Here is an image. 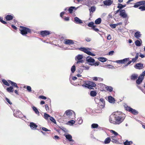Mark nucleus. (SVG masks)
Segmentation results:
<instances>
[{
    "label": "nucleus",
    "instance_id": "f257e3e1",
    "mask_svg": "<svg viewBox=\"0 0 145 145\" xmlns=\"http://www.w3.org/2000/svg\"><path fill=\"white\" fill-rule=\"evenodd\" d=\"M124 115L121 112L112 114L110 116L109 121L115 125H119L124 120L125 117Z\"/></svg>",
    "mask_w": 145,
    "mask_h": 145
},
{
    "label": "nucleus",
    "instance_id": "f03ea898",
    "mask_svg": "<svg viewBox=\"0 0 145 145\" xmlns=\"http://www.w3.org/2000/svg\"><path fill=\"white\" fill-rule=\"evenodd\" d=\"M84 84L82 85L83 87L87 88L89 89H93L92 88L95 87L96 84L93 82L90 81H84Z\"/></svg>",
    "mask_w": 145,
    "mask_h": 145
},
{
    "label": "nucleus",
    "instance_id": "7ed1b4c3",
    "mask_svg": "<svg viewBox=\"0 0 145 145\" xmlns=\"http://www.w3.org/2000/svg\"><path fill=\"white\" fill-rule=\"evenodd\" d=\"M79 50L82 51L89 56H95V54L91 52L90 51L91 50V48H89L81 47Z\"/></svg>",
    "mask_w": 145,
    "mask_h": 145
},
{
    "label": "nucleus",
    "instance_id": "20e7f679",
    "mask_svg": "<svg viewBox=\"0 0 145 145\" xmlns=\"http://www.w3.org/2000/svg\"><path fill=\"white\" fill-rule=\"evenodd\" d=\"M20 27L21 29H20L19 30L22 35H26L28 33H31V30L29 28L22 26H20Z\"/></svg>",
    "mask_w": 145,
    "mask_h": 145
},
{
    "label": "nucleus",
    "instance_id": "39448f33",
    "mask_svg": "<svg viewBox=\"0 0 145 145\" xmlns=\"http://www.w3.org/2000/svg\"><path fill=\"white\" fill-rule=\"evenodd\" d=\"M124 107L126 110L131 112L134 115H137L138 113V111L129 106H128L127 105L124 106Z\"/></svg>",
    "mask_w": 145,
    "mask_h": 145
},
{
    "label": "nucleus",
    "instance_id": "423d86ee",
    "mask_svg": "<svg viewBox=\"0 0 145 145\" xmlns=\"http://www.w3.org/2000/svg\"><path fill=\"white\" fill-rule=\"evenodd\" d=\"M14 116L17 118H18L23 119V118H25V116H23L22 113L19 110H17L15 112H14Z\"/></svg>",
    "mask_w": 145,
    "mask_h": 145
},
{
    "label": "nucleus",
    "instance_id": "0eeeda50",
    "mask_svg": "<svg viewBox=\"0 0 145 145\" xmlns=\"http://www.w3.org/2000/svg\"><path fill=\"white\" fill-rule=\"evenodd\" d=\"M83 58V56L82 55L80 54H78L76 56L75 58V60L77 61L76 64H78L79 63H83L84 62V60H82Z\"/></svg>",
    "mask_w": 145,
    "mask_h": 145
},
{
    "label": "nucleus",
    "instance_id": "6e6552de",
    "mask_svg": "<svg viewBox=\"0 0 145 145\" xmlns=\"http://www.w3.org/2000/svg\"><path fill=\"white\" fill-rule=\"evenodd\" d=\"M134 67L135 69L138 70L142 69L144 68L143 64L141 63H136Z\"/></svg>",
    "mask_w": 145,
    "mask_h": 145
},
{
    "label": "nucleus",
    "instance_id": "1a4fd4ad",
    "mask_svg": "<svg viewBox=\"0 0 145 145\" xmlns=\"http://www.w3.org/2000/svg\"><path fill=\"white\" fill-rule=\"evenodd\" d=\"M74 41H75L69 39H65L64 40V43L67 45H73L74 44Z\"/></svg>",
    "mask_w": 145,
    "mask_h": 145
},
{
    "label": "nucleus",
    "instance_id": "9d476101",
    "mask_svg": "<svg viewBox=\"0 0 145 145\" xmlns=\"http://www.w3.org/2000/svg\"><path fill=\"white\" fill-rule=\"evenodd\" d=\"M119 15L121 17L123 18H126L127 17V14L126 13L124 9L121 10Z\"/></svg>",
    "mask_w": 145,
    "mask_h": 145
},
{
    "label": "nucleus",
    "instance_id": "9b49d317",
    "mask_svg": "<svg viewBox=\"0 0 145 145\" xmlns=\"http://www.w3.org/2000/svg\"><path fill=\"white\" fill-rule=\"evenodd\" d=\"M50 34L49 31L47 30L41 31H40V34L42 37H44Z\"/></svg>",
    "mask_w": 145,
    "mask_h": 145
},
{
    "label": "nucleus",
    "instance_id": "f8f14e48",
    "mask_svg": "<svg viewBox=\"0 0 145 145\" xmlns=\"http://www.w3.org/2000/svg\"><path fill=\"white\" fill-rule=\"evenodd\" d=\"M86 61L89 63L93 64L95 62V59L90 56H88L86 58Z\"/></svg>",
    "mask_w": 145,
    "mask_h": 145
},
{
    "label": "nucleus",
    "instance_id": "ddd939ff",
    "mask_svg": "<svg viewBox=\"0 0 145 145\" xmlns=\"http://www.w3.org/2000/svg\"><path fill=\"white\" fill-rule=\"evenodd\" d=\"M129 58H124L123 59L116 60L115 62L117 63L124 64L126 62L129 61Z\"/></svg>",
    "mask_w": 145,
    "mask_h": 145
},
{
    "label": "nucleus",
    "instance_id": "4468645a",
    "mask_svg": "<svg viewBox=\"0 0 145 145\" xmlns=\"http://www.w3.org/2000/svg\"><path fill=\"white\" fill-rule=\"evenodd\" d=\"M113 1L111 0H106L103 2L104 5L106 6H110L113 3Z\"/></svg>",
    "mask_w": 145,
    "mask_h": 145
},
{
    "label": "nucleus",
    "instance_id": "2eb2a0df",
    "mask_svg": "<svg viewBox=\"0 0 145 145\" xmlns=\"http://www.w3.org/2000/svg\"><path fill=\"white\" fill-rule=\"evenodd\" d=\"M144 78L141 76L140 75L138 78V79L136 80V83L138 85L140 84L141 83L143 80Z\"/></svg>",
    "mask_w": 145,
    "mask_h": 145
},
{
    "label": "nucleus",
    "instance_id": "dca6fc26",
    "mask_svg": "<svg viewBox=\"0 0 145 145\" xmlns=\"http://www.w3.org/2000/svg\"><path fill=\"white\" fill-rule=\"evenodd\" d=\"M74 22L75 23L79 24H82L83 23L82 20L80 19L78 17H75L74 18Z\"/></svg>",
    "mask_w": 145,
    "mask_h": 145
},
{
    "label": "nucleus",
    "instance_id": "f3484780",
    "mask_svg": "<svg viewBox=\"0 0 145 145\" xmlns=\"http://www.w3.org/2000/svg\"><path fill=\"white\" fill-rule=\"evenodd\" d=\"M95 10L96 7L95 6H93L91 7L89 9L90 16H92L91 14L95 11Z\"/></svg>",
    "mask_w": 145,
    "mask_h": 145
},
{
    "label": "nucleus",
    "instance_id": "a211bd4d",
    "mask_svg": "<svg viewBox=\"0 0 145 145\" xmlns=\"http://www.w3.org/2000/svg\"><path fill=\"white\" fill-rule=\"evenodd\" d=\"M108 101L109 103H115V99L114 98L111 96L108 97Z\"/></svg>",
    "mask_w": 145,
    "mask_h": 145
},
{
    "label": "nucleus",
    "instance_id": "6ab92c4d",
    "mask_svg": "<svg viewBox=\"0 0 145 145\" xmlns=\"http://www.w3.org/2000/svg\"><path fill=\"white\" fill-rule=\"evenodd\" d=\"M111 141L114 143H116L117 144H118L119 142L117 139L116 137L115 136L112 137H111Z\"/></svg>",
    "mask_w": 145,
    "mask_h": 145
},
{
    "label": "nucleus",
    "instance_id": "aec40b11",
    "mask_svg": "<svg viewBox=\"0 0 145 145\" xmlns=\"http://www.w3.org/2000/svg\"><path fill=\"white\" fill-rule=\"evenodd\" d=\"M72 112H74L72 110H66L65 112V114L68 117L71 116L72 114Z\"/></svg>",
    "mask_w": 145,
    "mask_h": 145
},
{
    "label": "nucleus",
    "instance_id": "412c9836",
    "mask_svg": "<svg viewBox=\"0 0 145 145\" xmlns=\"http://www.w3.org/2000/svg\"><path fill=\"white\" fill-rule=\"evenodd\" d=\"M139 54L138 53H136V56L135 58H133L132 59L131 61H132V62H133L134 63L136 62L137 60L138 59V57Z\"/></svg>",
    "mask_w": 145,
    "mask_h": 145
},
{
    "label": "nucleus",
    "instance_id": "4be33fe9",
    "mask_svg": "<svg viewBox=\"0 0 145 145\" xmlns=\"http://www.w3.org/2000/svg\"><path fill=\"white\" fill-rule=\"evenodd\" d=\"M138 77V75L136 74H133L131 76L130 78L132 80H135Z\"/></svg>",
    "mask_w": 145,
    "mask_h": 145
},
{
    "label": "nucleus",
    "instance_id": "5701e85b",
    "mask_svg": "<svg viewBox=\"0 0 145 145\" xmlns=\"http://www.w3.org/2000/svg\"><path fill=\"white\" fill-rule=\"evenodd\" d=\"M65 137L66 139L70 141H73L72 139V137L70 134H67L65 135Z\"/></svg>",
    "mask_w": 145,
    "mask_h": 145
},
{
    "label": "nucleus",
    "instance_id": "b1692460",
    "mask_svg": "<svg viewBox=\"0 0 145 145\" xmlns=\"http://www.w3.org/2000/svg\"><path fill=\"white\" fill-rule=\"evenodd\" d=\"M134 35L135 38L138 39L139 38L141 37V34L140 32L137 31L135 33Z\"/></svg>",
    "mask_w": 145,
    "mask_h": 145
},
{
    "label": "nucleus",
    "instance_id": "393cba45",
    "mask_svg": "<svg viewBox=\"0 0 145 145\" xmlns=\"http://www.w3.org/2000/svg\"><path fill=\"white\" fill-rule=\"evenodd\" d=\"M74 9L76 10L77 8L75 7L71 6L69 8L68 11L70 13H72Z\"/></svg>",
    "mask_w": 145,
    "mask_h": 145
},
{
    "label": "nucleus",
    "instance_id": "a878e982",
    "mask_svg": "<svg viewBox=\"0 0 145 145\" xmlns=\"http://www.w3.org/2000/svg\"><path fill=\"white\" fill-rule=\"evenodd\" d=\"M29 125L32 129H33L34 128H36L37 127V125L33 122H31Z\"/></svg>",
    "mask_w": 145,
    "mask_h": 145
},
{
    "label": "nucleus",
    "instance_id": "bb28decb",
    "mask_svg": "<svg viewBox=\"0 0 145 145\" xmlns=\"http://www.w3.org/2000/svg\"><path fill=\"white\" fill-rule=\"evenodd\" d=\"M8 81L11 84L12 87H15L17 88H19V87L17 86V84L16 83L10 80H8Z\"/></svg>",
    "mask_w": 145,
    "mask_h": 145
},
{
    "label": "nucleus",
    "instance_id": "cd10ccee",
    "mask_svg": "<svg viewBox=\"0 0 145 145\" xmlns=\"http://www.w3.org/2000/svg\"><path fill=\"white\" fill-rule=\"evenodd\" d=\"M126 6V5L124 4V5H122L121 4L119 3L118 4V6L117 8L119 9H120V10L123 8L125 7Z\"/></svg>",
    "mask_w": 145,
    "mask_h": 145
},
{
    "label": "nucleus",
    "instance_id": "c85d7f7f",
    "mask_svg": "<svg viewBox=\"0 0 145 145\" xmlns=\"http://www.w3.org/2000/svg\"><path fill=\"white\" fill-rule=\"evenodd\" d=\"M98 59L101 62H104L106 61L107 60V59L104 57H99Z\"/></svg>",
    "mask_w": 145,
    "mask_h": 145
},
{
    "label": "nucleus",
    "instance_id": "c756f323",
    "mask_svg": "<svg viewBox=\"0 0 145 145\" xmlns=\"http://www.w3.org/2000/svg\"><path fill=\"white\" fill-rule=\"evenodd\" d=\"M5 18L7 20L10 21L12 19L13 17L12 16L8 15L5 17Z\"/></svg>",
    "mask_w": 145,
    "mask_h": 145
},
{
    "label": "nucleus",
    "instance_id": "7c9ffc66",
    "mask_svg": "<svg viewBox=\"0 0 145 145\" xmlns=\"http://www.w3.org/2000/svg\"><path fill=\"white\" fill-rule=\"evenodd\" d=\"M101 18H99L95 20V23L96 24H99L101 23Z\"/></svg>",
    "mask_w": 145,
    "mask_h": 145
},
{
    "label": "nucleus",
    "instance_id": "2f4dec72",
    "mask_svg": "<svg viewBox=\"0 0 145 145\" xmlns=\"http://www.w3.org/2000/svg\"><path fill=\"white\" fill-rule=\"evenodd\" d=\"M13 88L12 86H10V87L7 88V91L9 93H12L13 92Z\"/></svg>",
    "mask_w": 145,
    "mask_h": 145
},
{
    "label": "nucleus",
    "instance_id": "473e14b6",
    "mask_svg": "<svg viewBox=\"0 0 145 145\" xmlns=\"http://www.w3.org/2000/svg\"><path fill=\"white\" fill-rule=\"evenodd\" d=\"M97 94V93L95 91H91L90 92V95L91 96L94 97Z\"/></svg>",
    "mask_w": 145,
    "mask_h": 145
},
{
    "label": "nucleus",
    "instance_id": "72a5a7b5",
    "mask_svg": "<svg viewBox=\"0 0 145 145\" xmlns=\"http://www.w3.org/2000/svg\"><path fill=\"white\" fill-rule=\"evenodd\" d=\"M33 110L34 111L35 113L37 114L38 116H39V112L38 111L37 108L35 106H33L32 107Z\"/></svg>",
    "mask_w": 145,
    "mask_h": 145
},
{
    "label": "nucleus",
    "instance_id": "f704fd0d",
    "mask_svg": "<svg viewBox=\"0 0 145 145\" xmlns=\"http://www.w3.org/2000/svg\"><path fill=\"white\" fill-rule=\"evenodd\" d=\"M133 144V142L132 141H128L127 140L124 142V145H130Z\"/></svg>",
    "mask_w": 145,
    "mask_h": 145
},
{
    "label": "nucleus",
    "instance_id": "c9c22d12",
    "mask_svg": "<svg viewBox=\"0 0 145 145\" xmlns=\"http://www.w3.org/2000/svg\"><path fill=\"white\" fill-rule=\"evenodd\" d=\"M111 139L110 137H107L105 139V141L104 143L105 144H108L110 141H111Z\"/></svg>",
    "mask_w": 145,
    "mask_h": 145
},
{
    "label": "nucleus",
    "instance_id": "e433bc0d",
    "mask_svg": "<svg viewBox=\"0 0 145 145\" xmlns=\"http://www.w3.org/2000/svg\"><path fill=\"white\" fill-rule=\"evenodd\" d=\"M50 116L49 114H48L46 113H45L44 114V118L46 120L48 119V118L50 117Z\"/></svg>",
    "mask_w": 145,
    "mask_h": 145
},
{
    "label": "nucleus",
    "instance_id": "4c0bfd02",
    "mask_svg": "<svg viewBox=\"0 0 145 145\" xmlns=\"http://www.w3.org/2000/svg\"><path fill=\"white\" fill-rule=\"evenodd\" d=\"M106 88L107 91L110 92H111L112 91L113 88L111 86H107Z\"/></svg>",
    "mask_w": 145,
    "mask_h": 145
},
{
    "label": "nucleus",
    "instance_id": "58836bf2",
    "mask_svg": "<svg viewBox=\"0 0 145 145\" xmlns=\"http://www.w3.org/2000/svg\"><path fill=\"white\" fill-rule=\"evenodd\" d=\"M135 45L138 46H140L141 45V43L140 42V41L138 40H136L135 42Z\"/></svg>",
    "mask_w": 145,
    "mask_h": 145
},
{
    "label": "nucleus",
    "instance_id": "ea45409f",
    "mask_svg": "<svg viewBox=\"0 0 145 145\" xmlns=\"http://www.w3.org/2000/svg\"><path fill=\"white\" fill-rule=\"evenodd\" d=\"M119 25V24H111L110 25V26L112 28H115L116 26Z\"/></svg>",
    "mask_w": 145,
    "mask_h": 145
},
{
    "label": "nucleus",
    "instance_id": "a19ab883",
    "mask_svg": "<svg viewBox=\"0 0 145 145\" xmlns=\"http://www.w3.org/2000/svg\"><path fill=\"white\" fill-rule=\"evenodd\" d=\"M99 125L97 123H93L91 125V127L92 128H97L98 127Z\"/></svg>",
    "mask_w": 145,
    "mask_h": 145
},
{
    "label": "nucleus",
    "instance_id": "79ce46f5",
    "mask_svg": "<svg viewBox=\"0 0 145 145\" xmlns=\"http://www.w3.org/2000/svg\"><path fill=\"white\" fill-rule=\"evenodd\" d=\"M78 123L79 124H81L83 122V120L82 118H79L77 119Z\"/></svg>",
    "mask_w": 145,
    "mask_h": 145
},
{
    "label": "nucleus",
    "instance_id": "37998d69",
    "mask_svg": "<svg viewBox=\"0 0 145 145\" xmlns=\"http://www.w3.org/2000/svg\"><path fill=\"white\" fill-rule=\"evenodd\" d=\"M2 82L5 85L7 86H9V84L5 80V79H3L2 80Z\"/></svg>",
    "mask_w": 145,
    "mask_h": 145
},
{
    "label": "nucleus",
    "instance_id": "c03bdc74",
    "mask_svg": "<svg viewBox=\"0 0 145 145\" xmlns=\"http://www.w3.org/2000/svg\"><path fill=\"white\" fill-rule=\"evenodd\" d=\"M50 121H51L54 123L55 124H56V121L53 117L52 116H50Z\"/></svg>",
    "mask_w": 145,
    "mask_h": 145
},
{
    "label": "nucleus",
    "instance_id": "a18cd8bd",
    "mask_svg": "<svg viewBox=\"0 0 145 145\" xmlns=\"http://www.w3.org/2000/svg\"><path fill=\"white\" fill-rule=\"evenodd\" d=\"M76 70V67L74 65L72 66L71 68V72L73 73H74Z\"/></svg>",
    "mask_w": 145,
    "mask_h": 145
},
{
    "label": "nucleus",
    "instance_id": "49530a36",
    "mask_svg": "<svg viewBox=\"0 0 145 145\" xmlns=\"http://www.w3.org/2000/svg\"><path fill=\"white\" fill-rule=\"evenodd\" d=\"M99 62H97V61L96 62H94L93 64L89 63V65H95V66H96V65L98 66L99 65Z\"/></svg>",
    "mask_w": 145,
    "mask_h": 145
},
{
    "label": "nucleus",
    "instance_id": "de8ad7c7",
    "mask_svg": "<svg viewBox=\"0 0 145 145\" xmlns=\"http://www.w3.org/2000/svg\"><path fill=\"white\" fill-rule=\"evenodd\" d=\"M94 24V23L93 22H91L89 23L88 24V26L89 27H92L93 25Z\"/></svg>",
    "mask_w": 145,
    "mask_h": 145
},
{
    "label": "nucleus",
    "instance_id": "09e8293b",
    "mask_svg": "<svg viewBox=\"0 0 145 145\" xmlns=\"http://www.w3.org/2000/svg\"><path fill=\"white\" fill-rule=\"evenodd\" d=\"M140 5L138 2L135 4L133 7L134 8H137L140 6Z\"/></svg>",
    "mask_w": 145,
    "mask_h": 145
},
{
    "label": "nucleus",
    "instance_id": "8fccbe9b",
    "mask_svg": "<svg viewBox=\"0 0 145 145\" xmlns=\"http://www.w3.org/2000/svg\"><path fill=\"white\" fill-rule=\"evenodd\" d=\"M83 70L82 69L79 67L77 70V71L78 72L80 73H81L82 72Z\"/></svg>",
    "mask_w": 145,
    "mask_h": 145
},
{
    "label": "nucleus",
    "instance_id": "3c124183",
    "mask_svg": "<svg viewBox=\"0 0 145 145\" xmlns=\"http://www.w3.org/2000/svg\"><path fill=\"white\" fill-rule=\"evenodd\" d=\"M27 90L28 92H31L32 91L31 87L29 86H27L26 87Z\"/></svg>",
    "mask_w": 145,
    "mask_h": 145
},
{
    "label": "nucleus",
    "instance_id": "603ef678",
    "mask_svg": "<svg viewBox=\"0 0 145 145\" xmlns=\"http://www.w3.org/2000/svg\"><path fill=\"white\" fill-rule=\"evenodd\" d=\"M59 128L62 130L64 132L66 133L67 132V130L66 128H65L63 126L59 127Z\"/></svg>",
    "mask_w": 145,
    "mask_h": 145
},
{
    "label": "nucleus",
    "instance_id": "864d4df0",
    "mask_svg": "<svg viewBox=\"0 0 145 145\" xmlns=\"http://www.w3.org/2000/svg\"><path fill=\"white\" fill-rule=\"evenodd\" d=\"M0 22L4 24H7L6 22L3 20V18L0 17Z\"/></svg>",
    "mask_w": 145,
    "mask_h": 145
},
{
    "label": "nucleus",
    "instance_id": "5fc2aeb1",
    "mask_svg": "<svg viewBox=\"0 0 145 145\" xmlns=\"http://www.w3.org/2000/svg\"><path fill=\"white\" fill-rule=\"evenodd\" d=\"M100 101L103 104V105H101L103 106H104L105 104V101L104 100L103 98H101L99 99Z\"/></svg>",
    "mask_w": 145,
    "mask_h": 145
},
{
    "label": "nucleus",
    "instance_id": "6e6d98bb",
    "mask_svg": "<svg viewBox=\"0 0 145 145\" xmlns=\"http://www.w3.org/2000/svg\"><path fill=\"white\" fill-rule=\"evenodd\" d=\"M140 9H141L142 11L145 10V6H141L138 8Z\"/></svg>",
    "mask_w": 145,
    "mask_h": 145
},
{
    "label": "nucleus",
    "instance_id": "4d7b16f0",
    "mask_svg": "<svg viewBox=\"0 0 145 145\" xmlns=\"http://www.w3.org/2000/svg\"><path fill=\"white\" fill-rule=\"evenodd\" d=\"M5 99L7 102L10 105H12V103L10 101L9 99L7 97L5 98Z\"/></svg>",
    "mask_w": 145,
    "mask_h": 145
},
{
    "label": "nucleus",
    "instance_id": "13d9d810",
    "mask_svg": "<svg viewBox=\"0 0 145 145\" xmlns=\"http://www.w3.org/2000/svg\"><path fill=\"white\" fill-rule=\"evenodd\" d=\"M75 122V121L74 120H71L68 121V123L71 124V125H73Z\"/></svg>",
    "mask_w": 145,
    "mask_h": 145
},
{
    "label": "nucleus",
    "instance_id": "bf43d9fd",
    "mask_svg": "<svg viewBox=\"0 0 145 145\" xmlns=\"http://www.w3.org/2000/svg\"><path fill=\"white\" fill-rule=\"evenodd\" d=\"M114 53V52L113 50H112L111 51H110L108 53V55H112Z\"/></svg>",
    "mask_w": 145,
    "mask_h": 145
},
{
    "label": "nucleus",
    "instance_id": "052dcab7",
    "mask_svg": "<svg viewBox=\"0 0 145 145\" xmlns=\"http://www.w3.org/2000/svg\"><path fill=\"white\" fill-rule=\"evenodd\" d=\"M110 131L112 133H113L114 134V135L115 136H116L118 135V133L117 132H115V131L113 130H111Z\"/></svg>",
    "mask_w": 145,
    "mask_h": 145
},
{
    "label": "nucleus",
    "instance_id": "680f3d73",
    "mask_svg": "<svg viewBox=\"0 0 145 145\" xmlns=\"http://www.w3.org/2000/svg\"><path fill=\"white\" fill-rule=\"evenodd\" d=\"M140 76L144 78V76H145V70L140 75Z\"/></svg>",
    "mask_w": 145,
    "mask_h": 145
},
{
    "label": "nucleus",
    "instance_id": "e2e57ef3",
    "mask_svg": "<svg viewBox=\"0 0 145 145\" xmlns=\"http://www.w3.org/2000/svg\"><path fill=\"white\" fill-rule=\"evenodd\" d=\"M42 129L43 131H50V130H49L46 128L44 127H42Z\"/></svg>",
    "mask_w": 145,
    "mask_h": 145
},
{
    "label": "nucleus",
    "instance_id": "0e129e2a",
    "mask_svg": "<svg viewBox=\"0 0 145 145\" xmlns=\"http://www.w3.org/2000/svg\"><path fill=\"white\" fill-rule=\"evenodd\" d=\"M39 97L43 99H46V97L45 96H43V95H40L39 96Z\"/></svg>",
    "mask_w": 145,
    "mask_h": 145
},
{
    "label": "nucleus",
    "instance_id": "69168bd1",
    "mask_svg": "<svg viewBox=\"0 0 145 145\" xmlns=\"http://www.w3.org/2000/svg\"><path fill=\"white\" fill-rule=\"evenodd\" d=\"M137 86V88L139 89H140V90H141L142 92H144V89H143V88H142V87H140V86Z\"/></svg>",
    "mask_w": 145,
    "mask_h": 145
},
{
    "label": "nucleus",
    "instance_id": "338daca9",
    "mask_svg": "<svg viewBox=\"0 0 145 145\" xmlns=\"http://www.w3.org/2000/svg\"><path fill=\"white\" fill-rule=\"evenodd\" d=\"M140 5H144V3H145V1H138Z\"/></svg>",
    "mask_w": 145,
    "mask_h": 145
},
{
    "label": "nucleus",
    "instance_id": "774afa93",
    "mask_svg": "<svg viewBox=\"0 0 145 145\" xmlns=\"http://www.w3.org/2000/svg\"><path fill=\"white\" fill-rule=\"evenodd\" d=\"M45 108L47 111H49V107L48 106L47 104L46 105H45Z\"/></svg>",
    "mask_w": 145,
    "mask_h": 145
}]
</instances>
